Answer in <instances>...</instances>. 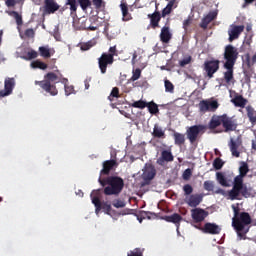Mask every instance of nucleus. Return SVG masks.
Listing matches in <instances>:
<instances>
[{"label": "nucleus", "mask_w": 256, "mask_h": 256, "mask_svg": "<svg viewBox=\"0 0 256 256\" xmlns=\"http://www.w3.org/2000/svg\"><path fill=\"white\" fill-rule=\"evenodd\" d=\"M34 83L35 85H39V87H41L45 93H48V95H51L52 97H55L59 94L57 83H62V85H64V91L67 97L75 93V87L73 85H67L69 83V79L63 77V74L59 70L46 73L44 75V80H36Z\"/></svg>", "instance_id": "nucleus-1"}, {"label": "nucleus", "mask_w": 256, "mask_h": 256, "mask_svg": "<svg viewBox=\"0 0 256 256\" xmlns=\"http://www.w3.org/2000/svg\"><path fill=\"white\" fill-rule=\"evenodd\" d=\"M249 173V164L247 162H240L239 175L234 178L233 186L230 191H228V199L230 201H241V197L249 199L251 197V192L247 185L243 183V178Z\"/></svg>", "instance_id": "nucleus-2"}, {"label": "nucleus", "mask_w": 256, "mask_h": 256, "mask_svg": "<svg viewBox=\"0 0 256 256\" xmlns=\"http://www.w3.org/2000/svg\"><path fill=\"white\" fill-rule=\"evenodd\" d=\"M98 183L104 188V195H119L125 187V181L119 176L99 177Z\"/></svg>", "instance_id": "nucleus-3"}, {"label": "nucleus", "mask_w": 256, "mask_h": 256, "mask_svg": "<svg viewBox=\"0 0 256 256\" xmlns=\"http://www.w3.org/2000/svg\"><path fill=\"white\" fill-rule=\"evenodd\" d=\"M119 55V50H117V45L109 48L108 52H103L98 58V67L102 75L107 73V67H111L115 63V57Z\"/></svg>", "instance_id": "nucleus-4"}, {"label": "nucleus", "mask_w": 256, "mask_h": 256, "mask_svg": "<svg viewBox=\"0 0 256 256\" xmlns=\"http://www.w3.org/2000/svg\"><path fill=\"white\" fill-rule=\"evenodd\" d=\"M247 225H251V215L248 212H241L240 216L232 218V227L237 231L239 237H243V234L249 233V229L245 230Z\"/></svg>", "instance_id": "nucleus-5"}, {"label": "nucleus", "mask_w": 256, "mask_h": 256, "mask_svg": "<svg viewBox=\"0 0 256 256\" xmlns=\"http://www.w3.org/2000/svg\"><path fill=\"white\" fill-rule=\"evenodd\" d=\"M100 195H101V190H94L90 195L92 203L95 206L96 215H99V212L101 211V209H103L106 215H111V211H112L111 205L109 204V202H101V199L99 198Z\"/></svg>", "instance_id": "nucleus-6"}, {"label": "nucleus", "mask_w": 256, "mask_h": 256, "mask_svg": "<svg viewBox=\"0 0 256 256\" xmlns=\"http://www.w3.org/2000/svg\"><path fill=\"white\" fill-rule=\"evenodd\" d=\"M207 128V125L203 124L193 125L187 128L186 136L187 139L190 141L191 145L197 142V139H199L200 135L205 134Z\"/></svg>", "instance_id": "nucleus-7"}, {"label": "nucleus", "mask_w": 256, "mask_h": 256, "mask_svg": "<svg viewBox=\"0 0 256 256\" xmlns=\"http://www.w3.org/2000/svg\"><path fill=\"white\" fill-rule=\"evenodd\" d=\"M224 59L226 61L224 65L235 66V63H237V59H239V51H237V48H235V46L231 44L225 46Z\"/></svg>", "instance_id": "nucleus-8"}, {"label": "nucleus", "mask_w": 256, "mask_h": 256, "mask_svg": "<svg viewBox=\"0 0 256 256\" xmlns=\"http://www.w3.org/2000/svg\"><path fill=\"white\" fill-rule=\"evenodd\" d=\"M200 113H215L219 109L217 100H202L198 104Z\"/></svg>", "instance_id": "nucleus-9"}, {"label": "nucleus", "mask_w": 256, "mask_h": 256, "mask_svg": "<svg viewBox=\"0 0 256 256\" xmlns=\"http://www.w3.org/2000/svg\"><path fill=\"white\" fill-rule=\"evenodd\" d=\"M220 64L221 61L215 59L204 62V71L207 73V77H209V79H213V75L219 71Z\"/></svg>", "instance_id": "nucleus-10"}, {"label": "nucleus", "mask_w": 256, "mask_h": 256, "mask_svg": "<svg viewBox=\"0 0 256 256\" xmlns=\"http://www.w3.org/2000/svg\"><path fill=\"white\" fill-rule=\"evenodd\" d=\"M221 121L225 133L237 130V120H235L233 117H229L227 114H222Z\"/></svg>", "instance_id": "nucleus-11"}, {"label": "nucleus", "mask_w": 256, "mask_h": 256, "mask_svg": "<svg viewBox=\"0 0 256 256\" xmlns=\"http://www.w3.org/2000/svg\"><path fill=\"white\" fill-rule=\"evenodd\" d=\"M175 161V156H173V152H171V148L167 150H162L160 157L157 159V165L160 167H165L167 163H173Z\"/></svg>", "instance_id": "nucleus-12"}, {"label": "nucleus", "mask_w": 256, "mask_h": 256, "mask_svg": "<svg viewBox=\"0 0 256 256\" xmlns=\"http://www.w3.org/2000/svg\"><path fill=\"white\" fill-rule=\"evenodd\" d=\"M191 217L194 223H203L209 217V212L203 208H194L191 210Z\"/></svg>", "instance_id": "nucleus-13"}, {"label": "nucleus", "mask_w": 256, "mask_h": 256, "mask_svg": "<svg viewBox=\"0 0 256 256\" xmlns=\"http://www.w3.org/2000/svg\"><path fill=\"white\" fill-rule=\"evenodd\" d=\"M60 7L55 0H44L43 15H53L59 11Z\"/></svg>", "instance_id": "nucleus-14"}, {"label": "nucleus", "mask_w": 256, "mask_h": 256, "mask_svg": "<svg viewBox=\"0 0 256 256\" xmlns=\"http://www.w3.org/2000/svg\"><path fill=\"white\" fill-rule=\"evenodd\" d=\"M13 89H15V78H6L4 81V89L0 90V97H8L13 93Z\"/></svg>", "instance_id": "nucleus-15"}, {"label": "nucleus", "mask_w": 256, "mask_h": 256, "mask_svg": "<svg viewBox=\"0 0 256 256\" xmlns=\"http://www.w3.org/2000/svg\"><path fill=\"white\" fill-rule=\"evenodd\" d=\"M203 201V195L201 194H191L190 196L185 198V203L189 207H193L194 209H197L199 205H201Z\"/></svg>", "instance_id": "nucleus-16"}, {"label": "nucleus", "mask_w": 256, "mask_h": 256, "mask_svg": "<svg viewBox=\"0 0 256 256\" xmlns=\"http://www.w3.org/2000/svg\"><path fill=\"white\" fill-rule=\"evenodd\" d=\"M119 166V163H117V160H106L102 164V170L100 171V175H109L111 171H113L116 167Z\"/></svg>", "instance_id": "nucleus-17"}, {"label": "nucleus", "mask_w": 256, "mask_h": 256, "mask_svg": "<svg viewBox=\"0 0 256 256\" xmlns=\"http://www.w3.org/2000/svg\"><path fill=\"white\" fill-rule=\"evenodd\" d=\"M203 233L208 235H219L221 233V227L215 223L207 222L203 228H200Z\"/></svg>", "instance_id": "nucleus-18"}, {"label": "nucleus", "mask_w": 256, "mask_h": 256, "mask_svg": "<svg viewBox=\"0 0 256 256\" xmlns=\"http://www.w3.org/2000/svg\"><path fill=\"white\" fill-rule=\"evenodd\" d=\"M155 175H157L155 166H153V164H146L142 174L144 181H153V179H155Z\"/></svg>", "instance_id": "nucleus-19"}, {"label": "nucleus", "mask_w": 256, "mask_h": 256, "mask_svg": "<svg viewBox=\"0 0 256 256\" xmlns=\"http://www.w3.org/2000/svg\"><path fill=\"white\" fill-rule=\"evenodd\" d=\"M243 31H245L244 25H232V28L228 31L230 43L235 41V39H239V35H241Z\"/></svg>", "instance_id": "nucleus-20"}, {"label": "nucleus", "mask_w": 256, "mask_h": 256, "mask_svg": "<svg viewBox=\"0 0 256 256\" xmlns=\"http://www.w3.org/2000/svg\"><path fill=\"white\" fill-rule=\"evenodd\" d=\"M231 97H232L231 103H233L235 107H240L241 109H245V106L248 103L247 98L243 97V95L237 92H234V95Z\"/></svg>", "instance_id": "nucleus-21"}, {"label": "nucleus", "mask_w": 256, "mask_h": 256, "mask_svg": "<svg viewBox=\"0 0 256 256\" xmlns=\"http://www.w3.org/2000/svg\"><path fill=\"white\" fill-rule=\"evenodd\" d=\"M162 219L167 223H173L177 227V231H179V227H181V222L183 221V216L179 213H174L170 216H163Z\"/></svg>", "instance_id": "nucleus-22"}, {"label": "nucleus", "mask_w": 256, "mask_h": 256, "mask_svg": "<svg viewBox=\"0 0 256 256\" xmlns=\"http://www.w3.org/2000/svg\"><path fill=\"white\" fill-rule=\"evenodd\" d=\"M218 12L217 10L210 11L201 21L200 27L201 29H207L209 27V23L215 21L217 19Z\"/></svg>", "instance_id": "nucleus-23"}, {"label": "nucleus", "mask_w": 256, "mask_h": 256, "mask_svg": "<svg viewBox=\"0 0 256 256\" xmlns=\"http://www.w3.org/2000/svg\"><path fill=\"white\" fill-rule=\"evenodd\" d=\"M173 39V34L171 33V28L169 26H164L160 32V41L162 43H169Z\"/></svg>", "instance_id": "nucleus-24"}, {"label": "nucleus", "mask_w": 256, "mask_h": 256, "mask_svg": "<svg viewBox=\"0 0 256 256\" xmlns=\"http://www.w3.org/2000/svg\"><path fill=\"white\" fill-rule=\"evenodd\" d=\"M161 12L155 11L152 14H148V19H150V27L152 29H157L159 27V22L161 21Z\"/></svg>", "instance_id": "nucleus-25"}, {"label": "nucleus", "mask_w": 256, "mask_h": 256, "mask_svg": "<svg viewBox=\"0 0 256 256\" xmlns=\"http://www.w3.org/2000/svg\"><path fill=\"white\" fill-rule=\"evenodd\" d=\"M179 5V1L177 0H170L166 7L162 10L160 14L162 17H167V15H171L173 13V9H177Z\"/></svg>", "instance_id": "nucleus-26"}, {"label": "nucleus", "mask_w": 256, "mask_h": 256, "mask_svg": "<svg viewBox=\"0 0 256 256\" xmlns=\"http://www.w3.org/2000/svg\"><path fill=\"white\" fill-rule=\"evenodd\" d=\"M65 5H69L70 16L72 19H75V17H77V7H79L77 4V0H66Z\"/></svg>", "instance_id": "nucleus-27"}, {"label": "nucleus", "mask_w": 256, "mask_h": 256, "mask_svg": "<svg viewBox=\"0 0 256 256\" xmlns=\"http://www.w3.org/2000/svg\"><path fill=\"white\" fill-rule=\"evenodd\" d=\"M120 8L122 11V21H131L133 17L131 16V13H129V6L127 3H121Z\"/></svg>", "instance_id": "nucleus-28"}, {"label": "nucleus", "mask_w": 256, "mask_h": 256, "mask_svg": "<svg viewBox=\"0 0 256 256\" xmlns=\"http://www.w3.org/2000/svg\"><path fill=\"white\" fill-rule=\"evenodd\" d=\"M223 118V115H220V116H217V115H214L212 116L209 124H208V127L209 129H217V127H220V125H222V121L221 119Z\"/></svg>", "instance_id": "nucleus-29"}, {"label": "nucleus", "mask_w": 256, "mask_h": 256, "mask_svg": "<svg viewBox=\"0 0 256 256\" xmlns=\"http://www.w3.org/2000/svg\"><path fill=\"white\" fill-rule=\"evenodd\" d=\"M247 117L251 125H256V110L253 106L246 107Z\"/></svg>", "instance_id": "nucleus-30"}, {"label": "nucleus", "mask_w": 256, "mask_h": 256, "mask_svg": "<svg viewBox=\"0 0 256 256\" xmlns=\"http://www.w3.org/2000/svg\"><path fill=\"white\" fill-rule=\"evenodd\" d=\"M39 53L44 59H49L55 53V50L49 49V46H41L39 47Z\"/></svg>", "instance_id": "nucleus-31"}, {"label": "nucleus", "mask_w": 256, "mask_h": 256, "mask_svg": "<svg viewBox=\"0 0 256 256\" xmlns=\"http://www.w3.org/2000/svg\"><path fill=\"white\" fill-rule=\"evenodd\" d=\"M173 139H174L175 145H177L178 147H182V145H185V134L174 132Z\"/></svg>", "instance_id": "nucleus-32"}, {"label": "nucleus", "mask_w": 256, "mask_h": 256, "mask_svg": "<svg viewBox=\"0 0 256 256\" xmlns=\"http://www.w3.org/2000/svg\"><path fill=\"white\" fill-rule=\"evenodd\" d=\"M233 65H224V68L227 69L226 72H224V79L226 83H231L233 81Z\"/></svg>", "instance_id": "nucleus-33"}, {"label": "nucleus", "mask_w": 256, "mask_h": 256, "mask_svg": "<svg viewBox=\"0 0 256 256\" xmlns=\"http://www.w3.org/2000/svg\"><path fill=\"white\" fill-rule=\"evenodd\" d=\"M153 137L156 139H165V131L159 125L155 124L152 132Z\"/></svg>", "instance_id": "nucleus-34"}, {"label": "nucleus", "mask_w": 256, "mask_h": 256, "mask_svg": "<svg viewBox=\"0 0 256 256\" xmlns=\"http://www.w3.org/2000/svg\"><path fill=\"white\" fill-rule=\"evenodd\" d=\"M239 149V144L235 142V140L231 139L230 140V151L233 155V157H239L241 155L240 152L237 151Z\"/></svg>", "instance_id": "nucleus-35"}, {"label": "nucleus", "mask_w": 256, "mask_h": 256, "mask_svg": "<svg viewBox=\"0 0 256 256\" xmlns=\"http://www.w3.org/2000/svg\"><path fill=\"white\" fill-rule=\"evenodd\" d=\"M30 66L32 67V69H41L42 71H45V69H47L48 67V65L41 60H35L31 62Z\"/></svg>", "instance_id": "nucleus-36"}, {"label": "nucleus", "mask_w": 256, "mask_h": 256, "mask_svg": "<svg viewBox=\"0 0 256 256\" xmlns=\"http://www.w3.org/2000/svg\"><path fill=\"white\" fill-rule=\"evenodd\" d=\"M216 179L218 183L222 185V187H229V184L227 183V178L225 177V174H223L222 172L216 173Z\"/></svg>", "instance_id": "nucleus-37"}, {"label": "nucleus", "mask_w": 256, "mask_h": 256, "mask_svg": "<svg viewBox=\"0 0 256 256\" xmlns=\"http://www.w3.org/2000/svg\"><path fill=\"white\" fill-rule=\"evenodd\" d=\"M95 45H97V42H95L94 40H90L88 42L80 43V49L81 51H89V49L95 47Z\"/></svg>", "instance_id": "nucleus-38"}, {"label": "nucleus", "mask_w": 256, "mask_h": 256, "mask_svg": "<svg viewBox=\"0 0 256 256\" xmlns=\"http://www.w3.org/2000/svg\"><path fill=\"white\" fill-rule=\"evenodd\" d=\"M146 107L151 115H157V113H159V106H157L155 102H147Z\"/></svg>", "instance_id": "nucleus-39"}, {"label": "nucleus", "mask_w": 256, "mask_h": 256, "mask_svg": "<svg viewBox=\"0 0 256 256\" xmlns=\"http://www.w3.org/2000/svg\"><path fill=\"white\" fill-rule=\"evenodd\" d=\"M225 162L221 158H215L213 161V167L216 171L223 169Z\"/></svg>", "instance_id": "nucleus-40"}, {"label": "nucleus", "mask_w": 256, "mask_h": 256, "mask_svg": "<svg viewBox=\"0 0 256 256\" xmlns=\"http://www.w3.org/2000/svg\"><path fill=\"white\" fill-rule=\"evenodd\" d=\"M12 17H14L16 25H18V27H21V25H23V17L17 11H12Z\"/></svg>", "instance_id": "nucleus-41"}, {"label": "nucleus", "mask_w": 256, "mask_h": 256, "mask_svg": "<svg viewBox=\"0 0 256 256\" xmlns=\"http://www.w3.org/2000/svg\"><path fill=\"white\" fill-rule=\"evenodd\" d=\"M141 78V69L136 68L135 70L132 71V77L130 78L129 81L135 82Z\"/></svg>", "instance_id": "nucleus-42"}, {"label": "nucleus", "mask_w": 256, "mask_h": 256, "mask_svg": "<svg viewBox=\"0 0 256 256\" xmlns=\"http://www.w3.org/2000/svg\"><path fill=\"white\" fill-rule=\"evenodd\" d=\"M132 107H134L135 109H145V107H147V102L143 100H138L132 103Z\"/></svg>", "instance_id": "nucleus-43"}, {"label": "nucleus", "mask_w": 256, "mask_h": 256, "mask_svg": "<svg viewBox=\"0 0 256 256\" xmlns=\"http://www.w3.org/2000/svg\"><path fill=\"white\" fill-rule=\"evenodd\" d=\"M37 57H39V54L37 53V51L31 50L26 53V56L24 57V59H26L27 61H31V59H37Z\"/></svg>", "instance_id": "nucleus-44"}, {"label": "nucleus", "mask_w": 256, "mask_h": 256, "mask_svg": "<svg viewBox=\"0 0 256 256\" xmlns=\"http://www.w3.org/2000/svg\"><path fill=\"white\" fill-rule=\"evenodd\" d=\"M145 249L141 248H135L134 250H131L127 256H143Z\"/></svg>", "instance_id": "nucleus-45"}, {"label": "nucleus", "mask_w": 256, "mask_h": 256, "mask_svg": "<svg viewBox=\"0 0 256 256\" xmlns=\"http://www.w3.org/2000/svg\"><path fill=\"white\" fill-rule=\"evenodd\" d=\"M78 3L83 11H86L91 6V0H78Z\"/></svg>", "instance_id": "nucleus-46"}, {"label": "nucleus", "mask_w": 256, "mask_h": 256, "mask_svg": "<svg viewBox=\"0 0 256 256\" xmlns=\"http://www.w3.org/2000/svg\"><path fill=\"white\" fill-rule=\"evenodd\" d=\"M164 84H165V91L167 93H173V91H175V86L173 85V83H171V81L165 80Z\"/></svg>", "instance_id": "nucleus-47"}, {"label": "nucleus", "mask_w": 256, "mask_h": 256, "mask_svg": "<svg viewBox=\"0 0 256 256\" xmlns=\"http://www.w3.org/2000/svg\"><path fill=\"white\" fill-rule=\"evenodd\" d=\"M113 98L119 99V88L114 87L108 96L109 101H113Z\"/></svg>", "instance_id": "nucleus-48"}, {"label": "nucleus", "mask_w": 256, "mask_h": 256, "mask_svg": "<svg viewBox=\"0 0 256 256\" xmlns=\"http://www.w3.org/2000/svg\"><path fill=\"white\" fill-rule=\"evenodd\" d=\"M183 191L186 197H190V195H192L193 193V186H191L190 184H185L183 186Z\"/></svg>", "instance_id": "nucleus-49"}, {"label": "nucleus", "mask_w": 256, "mask_h": 256, "mask_svg": "<svg viewBox=\"0 0 256 256\" xmlns=\"http://www.w3.org/2000/svg\"><path fill=\"white\" fill-rule=\"evenodd\" d=\"M112 205L116 209H123L125 207L126 203L121 199H116L113 201Z\"/></svg>", "instance_id": "nucleus-50"}, {"label": "nucleus", "mask_w": 256, "mask_h": 256, "mask_svg": "<svg viewBox=\"0 0 256 256\" xmlns=\"http://www.w3.org/2000/svg\"><path fill=\"white\" fill-rule=\"evenodd\" d=\"M205 191H213L215 189V184L211 180H207L204 182Z\"/></svg>", "instance_id": "nucleus-51"}, {"label": "nucleus", "mask_w": 256, "mask_h": 256, "mask_svg": "<svg viewBox=\"0 0 256 256\" xmlns=\"http://www.w3.org/2000/svg\"><path fill=\"white\" fill-rule=\"evenodd\" d=\"M191 175H193V172L191 171V168H187L183 174L182 177L184 181H189L191 179Z\"/></svg>", "instance_id": "nucleus-52"}, {"label": "nucleus", "mask_w": 256, "mask_h": 256, "mask_svg": "<svg viewBox=\"0 0 256 256\" xmlns=\"http://www.w3.org/2000/svg\"><path fill=\"white\" fill-rule=\"evenodd\" d=\"M191 61H193V57L188 56V57L180 60L179 65H180V67H185L186 65H189V63H191Z\"/></svg>", "instance_id": "nucleus-53"}, {"label": "nucleus", "mask_w": 256, "mask_h": 256, "mask_svg": "<svg viewBox=\"0 0 256 256\" xmlns=\"http://www.w3.org/2000/svg\"><path fill=\"white\" fill-rule=\"evenodd\" d=\"M92 3L95 9H101V7H105V2L103 0H92Z\"/></svg>", "instance_id": "nucleus-54"}, {"label": "nucleus", "mask_w": 256, "mask_h": 256, "mask_svg": "<svg viewBox=\"0 0 256 256\" xmlns=\"http://www.w3.org/2000/svg\"><path fill=\"white\" fill-rule=\"evenodd\" d=\"M24 35L28 38L35 37V31L33 30V28H28L25 30Z\"/></svg>", "instance_id": "nucleus-55"}, {"label": "nucleus", "mask_w": 256, "mask_h": 256, "mask_svg": "<svg viewBox=\"0 0 256 256\" xmlns=\"http://www.w3.org/2000/svg\"><path fill=\"white\" fill-rule=\"evenodd\" d=\"M141 216L145 219H151V217H155V213L153 212H147V211H142Z\"/></svg>", "instance_id": "nucleus-56"}, {"label": "nucleus", "mask_w": 256, "mask_h": 256, "mask_svg": "<svg viewBox=\"0 0 256 256\" xmlns=\"http://www.w3.org/2000/svg\"><path fill=\"white\" fill-rule=\"evenodd\" d=\"M232 209L234 211L233 219H237L241 215V213H239V211H240L239 206H235V204H233Z\"/></svg>", "instance_id": "nucleus-57"}, {"label": "nucleus", "mask_w": 256, "mask_h": 256, "mask_svg": "<svg viewBox=\"0 0 256 256\" xmlns=\"http://www.w3.org/2000/svg\"><path fill=\"white\" fill-rule=\"evenodd\" d=\"M7 7H15L17 5V2L15 0H6Z\"/></svg>", "instance_id": "nucleus-58"}, {"label": "nucleus", "mask_w": 256, "mask_h": 256, "mask_svg": "<svg viewBox=\"0 0 256 256\" xmlns=\"http://www.w3.org/2000/svg\"><path fill=\"white\" fill-rule=\"evenodd\" d=\"M86 31H97L98 27L97 26H88L84 28Z\"/></svg>", "instance_id": "nucleus-59"}, {"label": "nucleus", "mask_w": 256, "mask_h": 256, "mask_svg": "<svg viewBox=\"0 0 256 256\" xmlns=\"http://www.w3.org/2000/svg\"><path fill=\"white\" fill-rule=\"evenodd\" d=\"M189 25H191V20L190 19L184 20V22H183L184 29H187V27H189Z\"/></svg>", "instance_id": "nucleus-60"}, {"label": "nucleus", "mask_w": 256, "mask_h": 256, "mask_svg": "<svg viewBox=\"0 0 256 256\" xmlns=\"http://www.w3.org/2000/svg\"><path fill=\"white\" fill-rule=\"evenodd\" d=\"M137 57H138L137 52H134L132 56V65H135V63H137Z\"/></svg>", "instance_id": "nucleus-61"}, {"label": "nucleus", "mask_w": 256, "mask_h": 256, "mask_svg": "<svg viewBox=\"0 0 256 256\" xmlns=\"http://www.w3.org/2000/svg\"><path fill=\"white\" fill-rule=\"evenodd\" d=\"M255 0H244L243 8L247 7V5H251Z\"/></svg>", "instance_id": "nucleus-62"}, {"label": "nucleus", "mask_w": 256, "mask_h": 256, "mask_svg": "<svg viewBox=\"0 0 256 256\" xmlns=\"http://www.w3.org/2000/svg\"><path fill=\"white\" fill-rule=\"evenodd\" d=\"M252 149H254V151H256V143H255V141H252Z\"/></svg>", "instance_id": "nucleus-63"}, {"label": "nucleus", "mask_w": 256, "mask_h": 256, "mask_svg": "<svg viewBox=\"0 0 256 256\" xmlns=\"http://www.w3.org/2000/svg\"><path fill=\"white\" fill-rule=\"evenodd\" d=\"M251 29H252V27H251V25H247L246 26V31L249 33V31H251Z\"/></svg>", "instance_id": "nucleus-64"}]
</instances>
